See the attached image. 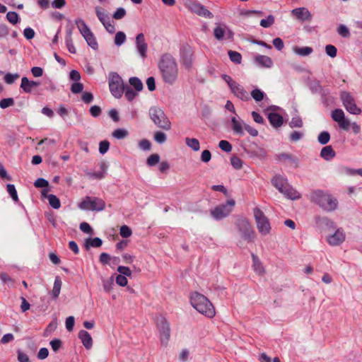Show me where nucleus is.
<instances>
[{"label":"nucleus","instance_id":"7ed1b4c3","mask_svg":"<svg viewBox=\"0 0 362 362\" xmlns=\"http://www.w3.org/2000/svg\"><path fill=\"white\" fill-rule=\"evenodd\" d=\"M190 303L194 309L208 317H213L216 314L214 305L209 300L198 292L192 293Z\"/></svg>","mask_w":362,"mask_h":362},{"label":"nucleus","instance_id":"bf43d9fd","mask_svg":"<svg viewBox=\"0 0 362 362\" xmlns=\"http://www.w3.org/2000/svg\"><path fill=\"white\" fill-rule=\"evenodd\" d=\"M230 163L232 166L237 170L240 169L243 167L242 160L237 156H233L231 158Z\"/></svg>","mask_w":362,"mask_h":362},{"label":"nucleus","instance_id":"dca6fc26","mask_svg":"<svg viewBox=\"0 0 362 362\" xmlns=\"http://www.w3.org/2000/svg\"><path fill=\"white\" fill-rule=\"evenodd\" d=\"M332 119L337 122L339 127L344 130H349L351 122L345 117V114L341 109H335L332 112Z\"/></svg>","mask_w":362,"mask_h":362},{"label":"nucleus","instance_id":"f704fd0d","mask_svg":"<svg viewBox=\"0 0 362 362\" xmlns=\"http://www.w3.org/2000/svg\"><path fill=\"white\" fill-rule=\"evenodd\" d=\"M103 241L100 238H87L85 242L86 249L90 247H99L102 245Z\"/></svg>","mask_w":362,"mask_h":362},{"label":"nucleus","instance_id":"cd10ccee","mask_svg":"<svg viewBox=\"0 0 362 362\" xmlns=\"http://www.w3.org/2000/svg\"><path fill=\"white\" fill-rule=\"evenodd\" d=\"M268 119L271 124L275 128L280 127L283 124V117L276 112L269 113Z\"/></svg>","mask_w":362,"mask_h":362},{"label":"nucleus","instance_id":"79ce46f5","mask_svg":"<svg viewBox=\"0 0 362 362\" xmlns=\"http://www.w3.org/2000/svg\"><path fill=\"white\" fill-rule=\"evenodd\" d=\"M128 131L126 129L123 128L117 129L112 134V136L117 139H123L126 138L128 136Z\"/></svg>","mask_w":362,"mask_h":362},{"label":"nucleus","instance_id":"3c124183","mask_svg":"<svg viewBox=\"0 0 362 362\" xmlns=\"http://www.w3.org/2000/svg\"><path fill=\"white\" fill-rule=\"evenodd\" d=\"M289 126L291 128H295V127L300 128L303 127V121L299 116L296 115L290 121Z\"/></svg>","mask_w":362,"mask_h":362},{"label":"nucleus","instance_id":"864d4df0","mask_svg":"<svg viewBox=\"0 0 362 362\" xmlns=\"http://www.w3.org/2000/svg\"><path fill=\"white\" fill-rule=\"evenodd\" d=\"M218 147L226 153H229L232 151V145L226 140L220 141L218 143Z\"/></svg>","mask_w":362,"mask_h":362},{"label":"nucleus","instance_id":"423d86ee","mask_svg":"<svg viewBox=\"0 0 362 362\" xmlns=\"http://www.w3.org/2000/svg\"><path fill=\"white\" fill-rule=\"evenodd\" d=\"M148 114L158 127L165 130L170 129L171 123L162 109L158 107H151L149 109Z\"/></svg>","mask_w":362,"mask_h":362},{"label":"nucleus","instance_id":"f8f14e48","mask_svg":"<svg viewBox=\"0 0 362 362\" xmlns=\"http://www.w3.org/2000/svg\"><path fill=\"white\" fill-rule=\"evenodd\" d=\"M340 99L346 110L352 115H359L361 109L357 107L355 99L349 92L341 91Z\"/></svg>","mask_w":362,"mask_h":362},{"label":"nucleus","instance_id":"0eeeda50","mask_svg":"<svg viewBox=\"0 0 362 362\" xmlns=\"http://www.w3.org/2000/svg\"><path fill=\"white\" fill-rule=\"evenodd\" d=\"M124 84L122 77L116 72L110 74L109 88L111 94L116 98H120L124 94Z\"/></svg>","mask_w":362,"mask_h":362},{"label":"nucleus","instance_id":"393cba45","mask_svg":"<svg viewBox=\"0 0 362 362\" xmlns=\"http://www.w3.org/2000/svg\"><path fill=\"white\" fill-rule=\"evenodd\" d=\"M78 338L86 349H90L93 346V339L90 334L86 330H81L78 332Z\"/></svg>","mask_w":362,"mask_h":362},{"label":"nucleus","instance_id":"09e8293b","mask_svg":"<svg viewBox=\"0 0 362 362\" xmlns=\"http://www.w3.org/2000/svg\"><path fill=\"white\" fill-rule=\"evenodd\" d=\"M6 19L12 24L15 25L19 22V16L16 12L9 11L6 13Z\"/></svg>","mask_w":362,"mask_h":362},{"label":"nucleus","instance_id":"603ef678","mask_svg":"<svg viewBox=\"0 0 362 362\" xmlns=\"http://www.w3.org/2000/svg\"><path fill=\"white\" fill-rule=\"evenodd\" d=\"M18 78H19V74L17 73L16 74L7 73L5 74V76L4 77V80L5 83L7 84H12Z\"/></svg>","mask_w":362,"mask_h":362},{"label":"nucleus","instance_id":"f257e3e1","mask_svg":"<svg viewBox=\"0 0 362 362\" xmlns=\"http://www.w3.org/2000/svg\"><path fill=\"white\" fill-rule=\"evenodd\" d=\"M158 69L165 83L173 85L178 78V66L175 58L169 54L162 55L158 64Z\"/></svg>","mask_w":362,"mask_h":362},{"label":"nucleus","instance_id":"bb28decb","mask_svg":"<svg viewBox=\"0 0 362 362\" xmlns=\"http://www.w3.org/2000/svg\"><path fill=\"white\" fill-rule=\"evenodd\" d=\"M336 156L331 146H326L321 149L320 156L325 160H330Z\"/></svg>","mask_w":362,"mask_h":362},{"label":"nucleus","instance_id":"69168bd1","mask_svg":"<svg viewBox=\"0 0 362 362\" xmlns=\"http://www.w3.org/2000/svg\"><path fill=\"white\" fill-rule=\"evenodd\" d=\"M117 272L120 274L119 275L124 276L125 277L132 275V271L127 267L119 266L117 267Z\"/></svg>","mask_w":362,"mask_h":362},{"label":"nucleus","instance_id":"c756f323","mask_svg":"<svg viewBox=\"0 0 362 362\" xmlns=\"http://www.w3.org/2000/svg\"><path fill=\"white\" fill-rule=\"evenodd\" d=\"M293 52L299 55L300 57H307L311 54L313 52V49L310 47H293Z\"/></svg>","mask_w":362,"mask_h":362},{"label":"nucleus","instance_id":"c03bdc74","mask_svg":"<svg viewBox=\"0 0 362 362\" xmlns=\"http://www.w3.org/2000/svg\"><path fill=\"white\" fill-rule=\"evenodd\" d=\"M126 40V35L124 32L118 31L115 36V45L116 46L122 45Z\"/></svg>","mask_w":362,"mask_h":362},{"label":"nucleus","instance_id":"a18cd8bd","mask_svg":"<svg viewBox=\"0 0 362 362\" xmlns=\"http://www.w3.org/2000/svg\"><path fill=\"white\" fill-rule=\"evenodd\" d=\"M330 140V134L327 131H323L320 133L317 136L318 142L322 145L327 144Z\"/></svg>","mask_w":362,"mask_h":362},{"label":"nucleus","instance_id":"0e129e2a","mask_svg":"<svg viewBox=\"0 0 362 362\" xmlns=\"http://www.w3.org/2000/svg\"><path fill=\"white\" fill-rule=\"evenodd\" d=\"M303 137V133L301 132L294 131L289 136V139L291 141L296 142Z\"/></svg>","mask_w":362,"mask_h":362},{"label":"nucleus","instance_id":"e433bc0d","mask_svg":"<svg viewBox=\"0 0 362 362\" xmlns=\"http://www.w3.org/2000/svg\"><path fill=\"white\" fill-rule=\"evenodd\" d=\"M185 144L194 151H198L200 148L199 142L197 139L187 137L185 139Z\"/></svg>","mask_w":362,"mask_h":362},{"label":"nucleus","instance_id":"ddd939ff","mask_svg":"<svg viewBox=\"0 0 362 362\" xmlns=\"http://www.w3.org/2000/svg\"><path fill=\"white\" fill-rule=\"evenodd\" d=\"M235 204L233 199H228L226 204H221L211 211L212 216L216 220L226 217L231 212Z\"/></svg>","mask_w":362,"mask_h":362},{"label":"nucleus","instance_id":"a19ab883","mask_svg":"<svg viewBox=\"0 0 362 362\" xmlns=\"http://www.w3.org/2000/svg\"><path fill=\"white\" fill-rule=\"evenodd\" d=\"M317 222L328 228L334 229L336 228L334 222L327 217L317 218Z\"/></svg>","mask_w":362,"mask_h":362},{"label":"nucleus","instance_id":"39448f33","mask_svg":"<svg viewBox=\"0 0 362 362\" xmlns=\"http://www.w3.org/2000/svg\"><path fill=\"white\" fill-rule=\"evenodd\" d=\"M235 226L240 237L243 240L247 242H252L254 240L255 232L247 218L244 217L238 218L236 221Z\"/></svg>","mask_w":362,"mask_h":362},{"label":"nucleus","instance_id":"4d7b16f0","mask_svg":"<svg viewBox=\"0 0 362 362\" xmlns=\"http://www.w3.org/2000/svg\"><path fill=\"white\" fill-rule=\"evenodd\" d=\"M154 139L158 144H163L166 141V134L162 132H156L154 134Z\"/></svg>","mask_w":362,"mask_h":362},{"label":"nucleus","instance_id":"2eb2a0df","mask_svg":"<svg viewBox=\"0 0 362 362\" xmlns=\"http://www.w3.org/2000/svg\"><path fill=\"white\" fill-rule=\"evenodd\" d=\"M214 35L217 40L220 41L232 39L233 33L225 23H217L214 30Z\"/></svg>","mask_w":362,"mask_h":362},{"label":"nucleus","instance_id":"412c9836","mask_svg":"<svg viewBox=\"0 0 362 362\" xmlns=\"http://www.w3.org/2000/svg\"><path fill=\"white\" fill-rule=\"evenodd\" d=\"M231 92L239 99L243 101H247L250 100L249 93L245 90V88L237 82L230 88Z\"/></svg>","mask_w":362,"mask_h":362},{"label":"nucleus","instance_id":"6ab92c4d","mask_svg":"<svg viewBox=\"0 0 362 362\" xmlns=\"http://www.w3.org/2000/svg\"><path fill=\"white\" fill-rule=\"evenodd\" d=\"M291 14L296 17V18L302 22L310 21L312 20V14L305 7H299L294 8L291 11Z\"/></svg>","mask_w":362,"mask_h":362},{"label":"nucleus","instance_id":"9b49d317","mask_svg":"<svg viewBox=\"0 0 362 362\" xmlns=\"http://www.w3.org/2000/svg\"><path fill=\"white\" fill-rule=\"evenodd\" d=\"M254 217L259 233L267 235L270 233L271 225L269 219L259 208L254 209Z\"/></svg>","mask_w":362,"mask_h":362},{"label":"nucleus","instance_id":"b1692460","mask_svg":"<svg viewBox=\"0 0 362 362\" xmlns=\"http://www.w3.org/2000/svg\"><path fill=\"white\" fill-rule=\"evenodd\" d=\"M40 86V83L35 81H30L27 77H23L21 79V88L26 93H32L34 88Z\"/></svg>","mask_w":362,"mask_h":362},{"label":"nucleus","instance_id":"680f3d73","mask_svg":"<svg viewBox=\"0 0 362 362\" xmlns=\"http://www.w3.org/2000/svg\"><path fill=\"white\" fill-rule=\"evenodd\" d=\"M126 15V11L124 8H118L113 13L112 17L116 20H119L123 18Z\"/></svg>","mask_w":362,"mask_h":362},{"label":"nucleus","instance_id":"6e6552de","mask_svg":"<svg viewBox=\"0 0 362 362\" xmlns=\"http://www.w3.org/2000/svg\"><path fill=\"white\" fill-rule=\"evenodd\" d=\"M156 324L160 344L163 346H166L170 337V327L168 320L163 316H158L156 318Z\"/></svg>","mask_w":362,"mask_h":362},{"label":"nucleus","instance_id":"c85d7f7f","mask_svg":"<svg viewBox=\"0 0 362 362\" xmlns=\"http://www.w3.org/2000/svg\"><path fill=\"white\" fill-rule=\"evenodd\" d=\"M47 192V190H43L42 194L43 196L47 198L49 205L54 209H59L61 206V203L59 198L54 194L46 195Z\"/></svg>","mask_w":362,"mask_h":362},{"label":"nucleus","instance_id":"774afa93","mask_svg":"<svg viewBox=\"0 0 362 362\" xmlns=\"http://www.w3.org/2000/svg\"><path fill=\"white\" fill-rule=\"evenodd\" d=\"M110 144L107 141H102L99 144V152L101 154H105L109 149Z\"/></svg>","mask_w":362,"mask_h":362},{"label":"nucleus","instance_id":"473e14b6","mask_svg":"<svg viewBox=\"0 0 362 362\" xmlns=\"http://www.w3.org/2000/svg\"><path fill=\"white\" fill-rule=\"evenodd\" d=\"M62 282L59 276H56L54 282L52 295L54 299H57L60 293Z\"/></svg>","mask_w":362,"mask_h":362},{"label":"nucleus","instance_id":"5fc2aeb1","mask_svg":"<svg viewBox=\"0 0 362 362\" xmlns=\"http://www.w3.org/2000/svg\"><path fill=\"white\" fill-rule=\"evenodd\" d=\"M119 233L122 238H127L132 235V232L131 228L129 226L124 225L120 227Z\"/></svg>","mask_w":362,"mask_h":362},{"label":"nucleus","instance_id":"a878e982","mask_svg":"<svg viewBox=\"0 0 362 362\" xmlns=\"http://www.w3.org/2000/svg\"><path fill=\"white\" fill-rule=\"evenodd\" d=\"M100 170L98 172L94 173H87L86 175L88 177L92 179H97V180H101L104 178L105 173L107 169V166L105 163H101L100 164Z\"/></svg>","mask_w":362,"mask_h":362},{"label":"nucleus","instance_id":"de8ad7c7","mask_svg":"<svg viewBox=\"0 0 362 362\" xmlns=\"http://www.w3.org/2000/svg\"><path fill=\"white\" fill-rule=\"evenodd\" d=\"M160 161V156L157 153L151 154L146 160V164L150 166H154Z\"/></svg>","mask_w":362,"mask_h":362},{"label":"nucleus","instance_id":"1a4fd4ad","mask_svg":"<svg viewBox=\"0 0 362 362\" xmlns=\"http://www.w3.org/2000/svg\"><path fill=\"white\" fill-rule=\"evenodd\" d=\"M105 202L102 199L96 197H86L78 206L81 210L101 211L105 208Z\"/></svg>","mask_w":362,"mask_h":362},{"label":"nucleus","instance_id":"2f4dec72","mask_svg":"<svg viewBox=\"0 0 362 362\" xmlns=\"http://www.w3.org/2000/svg\"><path fill=\"white\" fill-rule=\"evenodd\" d=\"M100 262L103 264H116L119 262V259L117 257H110L109 254L103 252L100 255Z\"/></svg>","mask_w":362,"mask_h":362},{"label":"nucleus","instance_id":"20e7f679","mask_svg":"<svg viewBox=\"0 0 362 362\" xmlns=\"http://www.w3.org/2000/svg\"><path fill=\"white\" fill-rule=\"evenodd\" d=\"M272 183L288 199L296 200L300 198V194L288 184L286 177L276 175L272 178Z\"/></svg>","mask_w":362,"mask_h":362},{"label":"nucleus","instance_id":"72a5a7b5","mask_svg":"<svg viewBox=\"0 0 362 362\" xmlns=\"http://www.w3.org/2000/svg\"><path fill=\"white\" fill-rule=\"evenodd\" d=\"M278 159L280 161H287L291 165H294V166L298 165V159L288 153H281V154L278 155Z\"/></svg>","mask_w":362,"mask_h":362},{"label":"nucleus","instance_id":"8fccbe9b","mask_svg":"<svg viewBox=\"0 0 362 362\" xmlns=\"http://www.w3.org/2000/svg\"><path fill=\"white\" fill-rule=\"evenodd\" d=\"M309 87L313 93H318L322 90V88L320 81L317 80L311 81L310 83Z\"/></svg>","mask_w":362,"mask_h":362},{"label":"nucleus","instance_id":"ea45409f","mask_svg":"<svg viewBox=\"0 0 362 362\" xmlns=\"http://www.w3.org/2000/svg\"><path fill=\"white\" fill-rule=\"evenodd\" d=\"M129 84L134 88L136 91H141L143 89V83L138 77H131L129 80Z\"/></svg>","mask_w":362,"mask_h":362},{"label":"nucleus","instance_id":"49530a36","mask_svg":"<svg viewBox=\"0 0 362 362\" xmlns=\"http://www.w3.org/2000/svg\"><path fill=\"white\" fill-rule=\"evenodd\" d=\"M6 190L14 202H17L18 200L17 191L14 185L8 184L6 185Z\"/></svg>","mask_w":362,"mask_h":362},{"label":"nucleus","instance_id":"58836bf2","mask_svg":"<svg viewBox=\"0 0 362 362\" xmlns=\"http://www.w3.org/2000/svg\"><path fill=\"white\" fill-rule=\"evenodd\" d=\"M138 92L139 91H136V90H132V88L128 85L126 86L124 90L125 98L128 101H132L138 95Z\"/></svg>","mask_w":362,"mask_h":362},{"label":"nucleus","instance_id":"a211bd4d","mask_svg":"<svg viewBox=\"0 0 362 362\" xmlns=\"http://www.w3.org/2000/svg\"><path fill=\"white\" fill-rule=\"evenodd\" d=\"M345 233L341 228H337L335 232L327 238L328 243L332 246L341 245L345 240Z\"/></svg>","mask_w":362,"mask_h":362},{"label":"nucleus","instance_id":"6e6d98bb","mask_svg":"<svg viewBox=\"0 0 362 362\" xmlns=\"http://www.w3.org/2000/svg\"><path fill=\"white\" fill-rule=\"evenodd\" d=\"M274 23V18L272 15L268 16L266 19L260 21V25L263 28H269Z\"/></svg>","mask_w":362,"mask_h":362},{"label":"nucleus","instance_id":"7c9ffc66","mask_svg":"<svg viewBox=\"0 0 362 362\" xmlns=\"http://www.w3.org/2000/svg\"><path fill=\"white\" fill-rule=\"evenodd\" d=\"M252 267H253L255 272L259 275H262L264 273V267H263L262 262H260V260L259 259L257 256H256L254 254H252Z\"/></svg>","mask_w":362,"mask_h":362},{"label":"nucleus","instance_id":"37998d69","mask_svg":"<svg viewBox=\"0 0 362 362\" xmlns=\"http://www.w3.org/2000/svg\"><path fill=\"white\" fill-rule=\"evenodd\" d=\"M228 57L230 58V60L233 62L235 64H239L241 63L242 61V56L241 54L236 52V51H232L230 50L228 52Z\"/></svg>","mask_w":362,"mask_h":362},{"label":"nucleus","instance_id":"052dcab7","mask_svg":"<svg viewBox=\"0 0 362 362\" xmlns=\"http://www.w3.org/2000/svg\"><path fill=\"white\" fill-rule=\"evenodd\" d=\"M325 52L330 57H335L337 54V48L332 45H328L325 47Z\"/></svg>","mask_w":362,"mask_h":362},{"label":"nucleus","instance_id":"aec40b11","mask_svg":"<svg viewBox=\"0 0 362 362\" xmlns=\"http://www.w3.org/2000/svg\"><path fill=\"white\" fill-rule=\"evenodd\" d=\"M136 47L139 56L144 59L146 57L148 45L146 42L144 35L139 33L136 37Z\"/></svg>","mask_w":362,"mask_h":362},{"label":"nucleus","instance_id":"e2e57ef3","mask_svg":"<svg viewBox=\"0 0 362 362\" xmlns=\"http://www.w3.org/2000/svg\"><path fill=\"white\" fill-rule=\"evenodd\" d=\"M339 35L344 37H348L350 35L349 30L344 25H340L337 28Z\"/></svg>","mask_w":362,"mask_h":362},{"label":"nucleus","instance_id":"13d9d810","mask_svg":"<svg viewBox=\"0 0 362 362\" xmlns=\"http://www.w3.org/2000/svg\"><path fill=\"white\" fill-rule=\"evenodd\" d=\"M14 100L12 98H4L0 100V107L6 109L8 107L13 105Z\"/></svg>","mask_w":362,"mask_h":362},{"label":"nucleus","instance_id":"4468645a","mask_svg":"<svg viewBox=\"0 0 362 362\" xmlns=\"http://www.w3.org/2000/svg\"><path fill=\"white\" fill-rule=\"evenodd\" d=\"M180 63L185 68L189 69L191 68L194 59V51L189 45H183L180 52Z\"/></svg>","mask_w":362,"mask_h":362},{"label":"nucleus","instance_id":"f3484780","mask_svg":"<svg viewBox=\"0 0 362 362\" xmlns=\"http://www.w3.org/2000/svg\"><path fill=\"white\" fill-rule=\"evenodd\" d=\"M187 8L196 14L208 18H212L214 15L204 6L201 4L190 1L187 4Z\"/></svg>","mask_w":362,"mask_h":362},{"label":"nucleus","instance_id":"5701e85b","mask_svg":"<svg viewBox=\"0 0 362 362\" xmlns=\"http://www.w3.org/2000/svg\"><path fill=\"white\" fill-rule=\"evenodd\" d=\"M244 123L241 119H239L234 116L231 118V128L234 132V134L242 136L244 135Z\"/></svg>","mask_w":362,"mask_h":362},{"label":"nucleus","instance_id":"4c0bfd02","mask_svg":"<svg viewBox=\"0 0 362 362\" xmlns=\"http://www.w3.org/2000/svg\"><path fill=\"white\" fill-rule=\"evenodd\" d=\"M250 95L256 102H260L267 97L265 93L259 88L253 89Z\"/></svg>","mask_w":362,"mask_h":362},{"label":"nucleus","instance_id":"c9c22d12","mask_svg":"<svg viewBox=\"0 0 362 362\" xmlns=\"http://www.w3.org/2000/svg\"><path fill=\"white\" fill-rule=\"evenodd\" d=\"M95 10L96 16L102 24H105V23L110 19L107 13L102 7L96 6Z\"/></svg>","mask_w":362,"mask_h":362},{"label":"nucleus","instance_id":"338daca9","mask_svg":"<svg viewBox=\"0 0 362 362\" xmlns=\"http://www.w3.org/2000/svg\"><path fill=\"white\" fill-rule=\"evenodd\" d=\"M65 42L69 52L71 54H75L76 49L74 47L72 37L65 38Z\"/></svg>","mask_w":362,"mask_h":362},{"label":"nucleus","instance_id":"f03ea898","mask_svg":"<svg viewBox=\"0 0 362 362\" xmlns=\"http://www.w3.org/2000/svg\"><path fill=\"white\" fill-rule=\"evenodd\" d=\"M311 201L317 204L327 212H332L337 209L339 202L337 197L327 191L317 189L311 194Z\"/></svg>","mask_w":362,"mask_h":362},{"label":"nucleus","instance_id":"4be33fe9","mask_svg":"<svg viewBox=\"0 0 362 362\" xmlns=\"http://www.w3.org/2000/svg\"><path fill=\"white\" fill-rule=\"evenodd\" d=\"M255 63L262 68H272L274 65L273 60L271 57L266 55L257 54L254 57Z\"/></svg>","mask_w":362,"mask_h":362},{"label":"nucleus","instance_id":"9d476101","mask_svg":"<svg viewBox=\"0 0 362 362\" xmlns=\"http://www.w3.org/2000/svg\"><path fill=\"white\" fill-rule=\"evenodd\" d=\"M75 24L77 25L78 29L83 37L84 40L86 41L87 44L93 49H97L98 47L96 39L90 30L89 27L85 23V21L81 18H77L75 20Z\"/></svg>","mask_w":362,"mask_h":362}]
</instances>
